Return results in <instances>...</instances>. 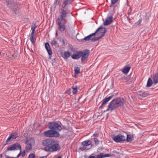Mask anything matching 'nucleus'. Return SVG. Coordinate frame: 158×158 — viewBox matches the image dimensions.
Listing matches in <instances>:
<instances>
[{
  "label": "nucleus",
  "mask_w": 158,
  "mask_h": 158,
  "mask_svg": "<svg viewBox=\"0 0 158 158\" xmlns=\"http://www.w3.org/2000/svg\"><path fill=\"white\" fill-rule=\"evenodd\" d=\"M6 2V6H10L11 5V1H7Z\"/></svg>",
  "instance_id": "obj_38"
},
{
  "label": "nucleus",
  "mask_w": 158,
  "mask_h": 158,
  "mask_svg": "<svg viewBox=\"0 0 158 158\" xmlns=\"http://www.w3.org/2000/svg\"><path fill=\"white\" fill-rule=\"evenodd\" d=\"M56 36H57L58 35V34H57V31H56Z\"/></svg>",
  "instance_id": "obj_44"
},
{
  "label": "nucleus",
  "mask_w": 158,
  "mask_h": 158,
  "mask_svg": "<svg viewBox=\"0 0 158 158\" xmlns=\"http://www.w3.org/2000/svg\"><path fill=\"white\" fill-rule=\"evenodd\" d=\"M60 13V16L58 18L57 21H63L67 17L68 12L65 10L64 9H61Z\"/></svg>",
  "instance_id": "obj_5"
},
{
  "label": "nucleus",
  "mask_w": 158,
  "mask_h": 158,
  "mask_svg": "<svg viewBox=\"0 0 158 158\" xmlns=\"http://www.w3.org/2000/svg\"><path fill=\"white\" fill-rule=\"evenodd\" d=\"M28 158H35V155L33 153H31L29 154Z\"/></svg>",
  "instance_id": "obj_35"
},
{
  "label": "nucleus",
  "mask_w": 158,
  "mask_h": 158,
  "mask_svg": "<svg viewBox=\"0 0 158 158\" xmlns=\"http://www.w3.org/2000/svg\"><path fill=\"white\" fill-rule=\"evenodd\" d=\"M125 137L121 134L116 135L112 138V139L117 143L124 141L125 140Z\"/></svg>",
  "instance_id": "obj_7"
},
{
  "label": "nucleus",
  "mask_w": 158,
  "mask_h": 158,
  "mask_svg": "<svg viewBox=\"0 0 158 158\" xmlns=\"http://www.w3.org/2000/svg\"><path fill=\"white\" fill-rule=\"evenodd\" d=\"M91 143L92 142L90 140H88L83 141L81 143L83 146L81 148H80V149L82 150H87L88 149L86 148V146L91 145Z\"/></svg>",
  "instance_id": "obj_9"
},
{
  "label": "nucleus",
  "mask_w": 158,
  "mask_h": 158,
  "mask_svg": "<svg viewBox=\"0 0 158 158\" xmlns=\"http://www.w3.org/2000/svg\"><path fill=\"white\" fill-rule=\"evenodd\" d=\"M26 143L27 144H30L31 145L34 144L35 143V141L33 138H29L26 141Z\"/></svg>",
  "instance_id": "obj_19"
},
{
  "label": "nucleus",
  "mask_w": 158,
  "mask_h": 158,
  "mask_svg": "<svg viewBox=\"0 0 158 158\" xmlns=\"http://www.w3.org/2000/svg\"><path fill=\"white\" fill-rule=\"evenodd\" d=\"M25 152L24 151H23L22 154V156L23 157L25 156Z\"/></svg>",
  "instance_id": "obj_42"
},
{
  "label": "nucleus",
  "mask_w": 158,
  "mask_h": 158,
  "mask_svg": "<svg viewBox=\"0 0 158 158\" xmlns=\"http://www.w3.org/2000/svg\"><path fill=\"white\" fill-rule=\"evenodd\" d=\"M96 35L94 32L89 35L85 37L82 40V41L85 40V41L91 40L92 42V39H93V37L94 36V35Z\"/></svg>",
  "instance_id": "obj_15"
},
{
  "label": "nucleus",
  "mask_w": 158,
  "mask_h": 158,
  "mask_svg": "<svg viewBox=\"0 0 158 158\" xmlns=\"http://www.w3.org/2000/svg\"><path fill=\"white\" fill-rule=\"evenodd\" d=\"M124 101L123 98H119L113 100L108 106L106 110H112L118 107L123 106Z\"/></svg>",
  "instance_id": "obj_2"
},
{
  "label": "nucleus",
  "mask_w": 158,
  "mask_h": 158,
  "mask_svg": "<svg viewBox=\"0 0 158 158\" xmlns=\"http://www.w3.org/2000/svg\"><path fill=\"white\" fill-rule=\"evenodd\" d=\"M70 54L69 52H65L64 53L63 57L65 59H67L70 56Z\"/></svg>",
  "instance_id": "obj_23"
},
{
  "label": "nucleus",
  "mask_w": 158,
  "mask_h": 158,
  "mask_svg": "<svg viewBox=\"0 0 158 158\" xmlns=\"http://www.w3.org/2000/svg\"><path fill=\"white\" fill-rule=\"evenodd\" d=\"M57 23L59 31L62 32L64 31L66 29L65 24L63 21H57Z\"/></svg>",
  "instance_id": "obj_10"
},
{
  "label": "nucleus",
  "mask_w": 158,
  "mask_h": 158,
  "mask_svg": "<svg viewBox=\"0 0 158 158\" xmlns=\"http://www.w3.org/2000/svg\"><path fill=\"white\" fill-rule=\"evenodd\" d=\"M2 154L0 155V158H2Z\"/></svg>",
  "instance_id": "obj_46"
},
{
  "label": "nucleus",
  "mask_w": 158,
  "mask_h": 158,
  "mask_svg": "<svg viewBox=\"0 0 158 158\" xmlns=\"http://www.w3.org/2000/svg\"><path fill=\"white\" fill-rule=\"evenodd\" d=\"M45 48L48 53V55L50 56L49 58L50 59H51V55L52 54V52L50 47V45L48 43H46L45 44Z\"/></svg>",
  "instance_id": "obj_12"
},
{
  "label": "nucleus",
  "mask_w": 158,
  "mask_h": 158,
  "mask_svg": "<svg viewBox=\"0 0 158 158\" xmlns=\"http://www.w3.org/2000/svg\"><path fill=\"white\" fill-rule=\"evenodd\" d=\"M114 96V94H111L110 96L102 100V102L101 105L100 106V108L102 107L103 106L105 105L106 103L110 101L111 99Z\"/></svg>",
  "instance_id": "obj_13"
},
{
  "label": "nucleus",
  "mask_w": 158,
  "mask_h": 158,
  "mask_svg": "<svg viewBox=\"0 0 158 158\" xmlns=\"http://www.w3.org/2000/svg\"><path fill=\"white\" fill-rule=\"evenodd\" d=\"M1 52H0V54H1Z\"/></svg>",
  "instance_id": "obj_48"
},
{
  "label": "nucleus",
  "mask_w": 158,
  "mask_h": 158,
  "mask_svg": "<svg viewBox=\"0 0 158 158\" xmlns=\"http://www.w3.org/2000/svg\"><path fill=\"white\" fill-rule=\"evenodd\" d=\"M20 150V153L18 154V155H17V158H18V157H19V156H20V154H21V150Z\"/></svg>",
  "instance_id": "obj_43"
},
{
  "label": "nucleus",
  "mask_w": 158,
  "mask_h": 158,
  "mask_svg": "<svg viewBox=\"0 0 158 158\" xmlns=\"http://www.w3.org/2000/svg\"><path fill=\"white\" fill-rule=\"evenodd\" d=\"M33 25H32L31 27V30H32V31L31 33H35V29L37 27V26L36 25V24L34 23L33 24Z\"/></svg>",
  "instance_id": "obj_29"
},
{
  "label": "nucleus",
  "mask_w": 158,
  "mask_h": 158,
  "mask_svg": "<svg viewBox=\"0 0 158 158\" xmlns=\"http://www.w3.org/2000/svg\"><path fill=\"white\" fill-rule=\"evenodd\" d=\"M57 158H62V157L60 156L58 157Z\"/></svg>",
  "instance_id": "obj_47"
},
{
  "label": "nucleus",
  "mask_w": 158,
  "mask_h": 158,
  "mask_svg": "<svg viewBox=\"0 0 158 158\" xmlns=\"http://www.w3.org/2000/svg\"><path fill=\"white\" fill-rule=\"evenodd\" d=\"M106 30L104 28H102L101 27H99L94 32L95 34H101V36H103L105 33L106 32Z\"/></svg>",
  "instance_id": "obj_11"
},
{
  "label": "nucleus",
  "mask_w": 158,
  "mask_h": 158,
  "mask_svg": "<svg viewBox=\"0 0 158 158\" xmlns=\"http://www.w3.org/2000/svg\"><path fill=\"white\" fill-rule=\"evenodd\" d=\"M68 0H65L64 1L63 5H62V7L63 8H64L66 5L68 4Z\"/></svg>",
  "instance_id": "obj_34"
},
{
  "label": "nucleus",
  "mask_w": 158,
  "mask_h": 158,
  "mask_svg": "<svg viewBox=\"0 0 158 158\" xmlns=\"http://www.w3.org/2000/svg\"><path fill=\"white\" fill-rule=\"evenodd\" d=\"M73 89V94H75L77 93V86H73L72 87Z\"/></svg>",
  "instance_id": "obj_27"
},
{
  "label": "nucleus",
  "mask_w": 158,
  "mask_h": 158,
  "mask_svg": "<svg viewBox=\"0 0 158 158\" xmlns=\"http://www.w3.org/2000/svg\"><path fill=\"white\" fill-rule=\"evenodd\" d=\"M25 149L27 151H29L32 149L31 145L30 144H27Z\"/></svg>",
  "instance_id": "obj_31"
},
{
  "label": "nucleus",
  "mask_w": 158,
  "mask_h": 158,
  "mask_svg": "<svg viewBox=\"0 0 158 158\" xmlns=\"http://www.w3.org/2000/svg\"><path fill=\"white\" fill-rule=\"evenodd\" d=\"M142 19H139L137 22L135 23L134 25L136 26H139L140 25L141 23H142Z\"/></svg>",
  "instance_id": "obj_32"
},
{
  "label": "nucleus",
  "mask_w": 158,
  "mask_h": 158,
  "mask_svg": "<svg viewBox=\"0 0 158 158\" xmlns=\"http://www.w3.org/2000/svg\"><path fill=\"white\" fill-rule=\"evenodd\" d=\"M42 145L44 146V149L47 152H53L59 150L60 146L58 142L52 139H47L44 140Z\"/></svg>",
  "instance_id": "obj_1"
},
{
  "label": "nucleus",
  "mask_w": 158,
  "mask_h": 158,
  "mask_svg": "<svg viewBox=\"0 0 158 158\" xmlns=\"http://www.w3.org/2000/svg\"><path fill=\"white\" fill-rule=\"evenodd\" d=\"M74 71L75 75L78 74L80 73V69L78 67H75L74 68Z\"/></svg>",
  "instance_id": "obj_26"
},
{
  "label": "nucleus",
  "mask_w": 158,
  "mask_h": 158,
  "mask_svg": "<svg viewBox=\"0 0 158 158\" xmlns=\"http://www.w3.org/2000/svg\"><path fill=\"white\" fill-rule=\"evenodd\" d=\"M65 92L67 94H70L71 93V89H69L66 91Z\"/></svg>",
  "instance_id": "obj_39"
},
{
  "label": "nucleus",
  "mask_w": 158,
  "mask_h": 158,
  "mask_svg": "<svg viewBox=\"0 0 158 158\" xmlns=\"http://www.w3.org/2000/svg\"><path fill=\"white\" fill-rule=\"evenodd\" d=\"M81 51H79L76 52L75 53L73 54L72 56V58L74 59H77L80 57Z\"/></svg>",
  "instance_id": "obj_17"
},
{
  "label": "nucleus",
  "mask_w": 158,
  "mask_h": 158,
  "mask_svg": "<svg viewBox=\"0 0 158 158\" xmlns=\"http://www.w3.org/2000/svg\"><path fill=\"white\" fill-rule=\"evenodd\" d=\"M21 146L18 143H15L8 147L7 149V151H13L15 150H21Z\"/></svg>",
  "instance_id": "obj_8"
},
{
  "label": "nucleus",
  "mask_w": 158,
  "mask_h": 158,
  "mask_svg": "<svg viewBox=\"0 0 158 158\" xmlns=\"http://www.w3.org/2000/svg\"><path fill=\"white\" fill-rule=\"evenodd\" d=\"M102 37V36H101V35L98 37H95V35H94V36L93 37V39H92V42H95L98 40Z\"/></svg>",
  "instance_id": "obj_28"
},
{
  "label": "nucleus",
  "mask_w": 158,
  "mask_h": 158,
  "mask_svg": "<svg viewBox=\"0 0 158 158\" xmlns=\"http://www.w3.org/2000/svg\"><path fill=\"white\" fill-rule=\"evenodd\" d=\"M113 19V18L112 16L107 17L104 22V25H109L112 23Z\"/></svg>",
  "instance_id": "obj_14"
},
{
  "label": "nucleus",
  "mask_w": 158,
  "mask_h": 158,
  "mask_svg": "<svg viewBox=\"0 0 158 158\" xmlns=\"http://www.w3.org/2000/svg\"><path fill=\"white\" fill-rule=\"evenodd\" d=\"M118 0H111V3L113 4H114L117 2Z\"/></svg>",
  "instance_id": "obj_40"
},
{
  "label": "nucleus",
  "mask_w": 158,
  "mask_h": 158,
  "mask_svg": "<svg viewBox=\"0 0 158 158\" xmlns=\"http://www.w3.org/2000/svg\"><path fill=\"white\" fill-rule=\"evenodd\" d=\"M51 45L52 46L54 45L56 47H58L59 46V44L55 40H52L51 42Z\"/></svg>",
  "instance_id": "obj_21"
},
{
  "label": "nucleus",
  "mask_w": 158,
  "mask_h": 158,
  "mask_svg": "<svg viewBox=\"0 0 158 158\" xmlns=\"http://www.w3.org/2000/svg\"><path fill=\"white\" fill-rule=\"evenodd\" d=\"M56 1H57L58 0H56Z\"/></svg>",
  "instance_id": "obj_49"
},
{
  "label": "nucleus",
  "mask_w": 158,
  "mask_h": 158,
  "mask_svg": "<svg viewBox=\"0 0 158 158\" xmlns=\"http://www.w3.org/2000/svg\"><path fill=\"white\" fill-rule=\"evenodd\" d=\"M6 158H15V157H10L8 156V157H6Z\"/></svg>",
  "instance_id": "obj_45"
},
{
  "label": "nucleus",
  "mask_w": 158,
  "mask_h": 158,
  "mask_svg": "<svg viewBox=\"0 0 158 158\" xmlns=\"http://www.w3.org/2000/svg\"><path fill=\"white\" fill-rule=\"evenodd\" d=\"M153 80V83L155 85L158 82V73H156L154 76Z\"/></svg>",
  "instance_id": "obj_20"
},
{
  "label": "nucleus",
  "mask_w": 158,
  "mask_h": 158,
  "mask_svg": "<svg viewBox=\"0 0 158 158\" xmlns=\"http://www.w3.org/2000/svg\"><path fill=\"white\" fill-rule=\"evenodd\" d=\"M110 154H104L103 153H101L99 154L98 155L96 156V158H102L106 157H108L110 156Z\"/></svg>",
  "instance_id": "obj_18"
},
{
  "label": "nucleus",
  "mask_w": 158,
  "mask_h": 158,
  "mask_svg": "<svg viewBox=\"0 0 158 158\" xmlns=\"http://www.w3.org/2000/svg\"><path fill=\"white\" fill-rule=\"evenodd\" d=\"M132 139L130 135H127V140L128 142H129L132 141Z\"/></svg>",
  "instance_id": "obj_33"
},
{
  "label": "nucleus",
  "mask_w": 158,
  "mask_h": 158,
  "mask_svg": "<svg viewBox=\"0 0 158 158\" xmlns=\"http://www.w3.org/2000/svg\"><path fill=\"white\" fill-rule=\"evenodd\" d=\"M48 127L50 129L56 131H60L62 129L60 125L54 122L49 123L48 124Z\"/></svg>",
  "instance_id": "obj_4"
},
{
  "label": "nucleus",
  "mask_w": 158,
  "mask_h": 158,
  "mask_svg": "<svg viewBox=\"0 0 158 158\" xmlns=\"http://www.w3.org/2000/svg\"><path fill=\"white\" fill-rule=\"evenodd\" d=\"M99 135V134L98 133H95L94 134H93V136L95 137H97Z\"/></svg>",
  "instance_id": "obj_41"
},
{
  "label": "nucleus",
  "mask_w": 158,
  "mask_h": 158,
  "mask_svg": "<svg viewBox=\"0 0 158 158\" xmlns=\"http://www.w3.org/2000/svg\"><path fill=\"white\" fill-rule=\"evenodd\" d=\"M89 54V51L88 50H85L84 52L81 51L80 57H81V60L83 62L86 61L87 58Z\"/></svg>",
  "instance_id": "obj_6"
},
{
  "label": "nucleus",
  "mask_w": 158,
  "mask_h": 158,
  "mask_svg": "<svg viewBox=\"0 0 158 158\" xmlns=\"http://www.w3.org/2000/svg\"><path fill=\"white\" fill-rule=\"evenodd\" d=\"M152 80L150 78H149L148 80L146 86L148 87H150L152 85Z\"/></svg>",
  "instance_id": "obj_24"
},
{
  "label": "nucleus",
  "mask_w": 158,
  "mask_h": 158,
  "mask_svg": "<svg viewBox=\"0 0 158 158\" xmlns=\"http://www.w3.org/2000/svg\"><path fill=\"white\" fill-rule=\"evenodd\" d=\"M34 33H31L30 37V40L32 44H34L35 40L34 38Z\"/></svg>",
  "instance_id": "obj_22"
},
{
  "label": "nucleus",
  "mask_w": 158,
  "mask_h": 158,
  "mask_svg": "<svg viewBox=\"0 0 158 158\" xmlns=\"http://www.w3.org/2000/svg\"><path fill=\"white\" fill-rule=\"evenodd\" d=\"M18 137V134L16 133L11 134L7 139L6 141V143L9 142L11 139H15Z\"/></svg>",
  "instance_id": "obj_16"
},
{
  "label": "nucleus",
  "mask_w": 158,
  "mask_h": 158,
  "mask_svg": "<svg viewBox=\"0 0 158 158\" xmlns=\"http://www.w3.org/2000/svg\"><path fill=\"white\" fill-rule=\"evenodd\" d=\"M12 10L13 11V12H12L13 13H15V14H17L18 12L17 11V9H16L15 8H13Z\"/></svg>",
  "instance_id": "obj_37"
},
{
  "label": "nucleus",
  "mask_w": 158,
  "mask_h": 158,
  "mask_svg": "<svg viewBox=\"0 0 158 158\" xmlns=\"http://www.w3.org/2000/svg\"><path fill=\"white\" fill-rule=\"evenodd\" d=\"M44 135L46 137H57L60 135V134L57 131L51 130H49L43 132Z\"/></svg>",
  "instance_id": "obj_3"
},
{
  "label": "nucleus",
  "mask_w": 158,
  "mask_h": 158,
  "mask_svg": "<svg viewBox=\"0 0 158 158\" xmlns=\"http://www.w3.org/2000/svg\"><path fill=\"white\" fill-rule=\"evenodd\" d=\"M131 69L130 67H125L123 70L122 72L125 74H127Z\"/></svg>",
  "instance_id": "obj_25"
},
{
  "label": "nucleus",
  "mask_w": 158,
  "mask_h": 158,
  "mask_svg": "<svg viewBox=\"0 0 158 158\" xmlns=\"http://www.w3.org/2000/svg\"><path fill=\"white\" fill-rule=\"evenodd\" d=\"M149 93L148 91H145L142 94L139 95L142 97H145L148 96L149 95Z\"/></svg>",
  "instance_id": "obj_30"
},
{
  "label": "nucleus",
  "mask_w": 158,
  "mask_h": 158,
  "mask_svg": "<svg viewBox=\"0 0 158 158\" xmlns=\"http://www.w3.org/2000/svg\"><path fill=\"white\" fill-rule=\"evenodd\" d=\"M94 139L96 144H98L99 143V141L97 138H94Z\"/></svg>",
  "instance_id": "obj_36"
}]
</instances>
